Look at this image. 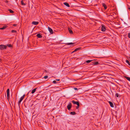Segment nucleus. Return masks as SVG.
Returning <instances> with one entry per match:
<instances>
[{"instance_id":"f257e3e1","label":"nucleus","mask_w":130,"mask_h":130,"mask_svg":"<svg viewBox=\"0 0 130 130\" xmlns=\"http://www.w3.org/2000/svg\"><path fill=\"white\" fill-rule=\"evenodd\" d=\"M7 47V46L4 45H0V50H2L4 49H6Z\"/></svg>"},{"instance_id":"f03ea898","label":"nucleus","mask_w":130,"mask_h":130,"mask_svg":"<svg viewBox=\"0 0 130 130\" xmlns=\"http://www.w3.org/2000/svg\"><path fill=\"white\" fill-rule=\"evenodd\" d=\"M72 105L71 103H69L67 107V108L68 110H70L72 107Z\"/></svg>"},{"instance_id":"7ed1b4c3","label":"nucleus","mask_w":130,"mask_h":130,"mask_svg":"<svg viewBox=\"0 0 130 130\" xmlns=\"http://www.w3.org/2000/svg\"><path fill=\"white\" fill-rule=\"evenodd\" d=\"M81 50V47H78L77 48L75 49L74 51H73L72 53H74L75 52H76V51H79Z\"/></svg>"},{"instance_id":"20e7f679","label":"nucleus","mask_w":130,"mask_h":130,"mask_svg":"<svg viewBox=\"0 0 130 130\" xmlns=\"http://www.w3.org/2000/svg\"><path fill=\"white\" fill-rule=\"evenodd\" d=\"M48 29L49 31L51 33V34H53V31L52 29L50 27H48Z\"/></svg>"},{"instance_id":"39448f33","label":"nucleus","mask_w":130,"mask_h":130,"mask_svg":"<svg viewBox=\"0 0 130 130\" xmlns=\"http://www.w3.org/2000/svg\"><path fill=\"white\" fill-rule=\"evenodd\" d=\"M68 29L70 34H73V32L71 29L70 27H68Z\"/></svg>"},{"instance_id":"423d86ee","label":"nucleus","mask_w":130,"mask_h":130,"mask_svg":"<svg viewBox=\"0 0 130 130\" xmlns=\"http://www.w3.org/2000/svg\"><path fill=\"white\" fill-rule=\"evenodd\" d=\"M99 62H92L91 63V65H96L99 64Z\"/></svg>"},{"instance_id":"0eeeda50","label":"nucleus","mask_w":130,"mask_h":130,"mask_svg":"<svg viewBox=\"0 0 130 130\" xmlns=\"http://www.w3.org/2000/svg\"><path fill=\"white\" fill-rule=\"evenodd\" d=\"M7 97H9L10 96L9 89H8L7 90Z\"/></svg>"},{"instance_id":"6e6552de","label":"nucleus","mask_w":130,"mask_h":130,"mask_svg":"<svg viewBox=\"0 0 130 130\" xmlns=\"http://www.w3.org/2000/svg\"><path fill=\"white\" fill-rule=\"evenodd\" d=\"M74 104H76L77 105L79 104L78 102H75L74 100H72L71 101Z\"/></svg>"},{"instance_id":"1a4fd4ad","label":"nucleus","mask_w":130,"mask_h":130,"mask_svg":"<svg viewBox=\"0 0 130 130\" xmlns=\"http://www.w3.org/2000/svg\"><path fill=\"white\" fill-rule=\"evenodd\" d=\"M41 34L39 33L36 36L39 38H41L42 37V36H41Z\"/></svg>"},{"instance_id":"9d476101","label":"nucleus","mask_w":130,"mask_h":130,"mask_svg":"<svg viewBox=\"0 0 130 130\" xmlns=\"http://www.w3.org/2000/svg\"><path fill=\"white\" fill-rule=\"evenodd\" d=\"M101 30L103 31H105L106 29L105 27L103 26H102L101 27Z\"/></svg>"},{"instance_id":"9b49d317","label":"nucleus","mask_w":130,"mask_h":130,"mask_svg":"<svg viewBox=\"0 0 130 130\" xmlns=\"http://www.w3.org/2000/svg\"><path fill=\"white\" fill-rule=\"evenodd\" d=\"M108 102H109V104L110 105V106L111 107H114V106L113 105V104L112 102H111L110 101H109Z\"/></svg>"},{"instance_id":"f8f14e48","label":"nucleus","mask_w":130,"mask_h":130,"mask_svg":"<svg viewBox=\"0 0 130 130\" xmlns=\"http://www.w3.org/2000/svg\"><path fill=\"white\" fill-rule=\"evenodd\" d=\"M32 24L35 25H36L39 24V22H38L33 21L32 22Z\"/></svg>"},{"instance_id":"ddd939ff","label":"nucleus","mask_w":130,"mask_h":130,"mask_svg":"<svg viewBox=\"0 0 130 130\" xmlns=\"http://www.w3.org/2000/svg\"><path fill=\"white\" fill-rule=\"evenodd\" d=\"M63 4L67 7H70V5L68 3H67V2H64L63 3Z\"/></svg>"},{"instance_id":"4468645a","label":"nucleus","mask_w":130,"mask_h":130,"mask_svg":"<svg viewBox=\"0 0 130 130\" xmlns=\"http://www.w3.org/2000/svg\"><path fill=\"white\" fill-rule=\"evenodd\" d=\"M102 5L104 7L105 9H106L107 8V6L104 3H103Z\"/></svg>"},{"instance_id":"2eb2a0df","label":"nucleus","mask_w":130,"mask_h":130,"mask_svg":"<svg viewBox=\"0 0 130 130\" xmlns=\"http://www.w3.org/2000/svg\"><path fill=\"white\" fill-rule=\"evenodd\" d=\"M7 27V25H5L3 27L0 28V29L3 30L5 29Z\"/></svg>"},{"instance_id":"dca6fc26","label":"nucleus","mask_w":130,"mask_h":130,"mask_svg":"<svg viewBox=\"0 0 130 130\" xmlns=\"http://www.w3.org/2000/svg\"><path fill=\"white\" fill-rule=\"evenodd\" d=\"M37 89V88H36L34 89L32 91L31 93L32 94H33V93H34L36 91Z\"/></svg>"},{"instance_id":"f3484780","label":"nucleus","mask_w":130,"mask_h":130,"mask_svg":"<svg viewBox=\"0 0 130 130\" xmlns=\"http://www.w3.org/2000/svg\"><path fill=\"white\" fill-rule=\"evenodd\" d=\"M124 77L126 78L127 80L130 81V77L126 76H125Z\"/></svg>"},{"instance_id":"a211bd4d","label":"nucleus","mask_w":130,"mask_h":130,"mask_svg":"<svg viewBox=\"0 0 130 130\" xmlns=\"http://www.w3.org/2000/svg\"><path fill=\"white\" fill-rule=\"evenodd\" d=\"M8 11L11 13H14L13 11L10 9H9Z\"/></svg>"},{"instance_id":"6ab92c4d","label":"nucleus","mask_w":130,"mask_h":130,"mask_svg":"<svg viewBox=\"0 0 130 130\" xmlns=\"http://www.w3.org/2000/svg\"><path fill=\"white\" fill-rule=\"evenodd\" d=\"M75 43H67V45H73Z\"/></svg>"},{"instance_id":"aec40b11","label":"nucleus","mask_w":130,"mask_h":130,"mask_svg":"<svg viewBox=\"0 0 130 130\" xmlns=\"http://www.w3.org/2000/svg\"><path fill=\"white\" fill-rule=\"evenodd\" d=\"M25 96V95L24 94L21 97V98L20 99V100L22 101L23 100Z\"/></svg>"},{"instance_id":"412c9836","label":"nucleus","mask_w":130,"mask_h":130,"mask_svg":"<svg viewBox=\"0 0 130 130\" xmlns=\"http://www.w3.org/2000/svg\"><path fill=\"white\" fill-rule=\"evenodd\" d=\"M70 114L71 115H75L76 114L75 112L73 111V112H70Z\"/></svg>"},{"instance_id":"4be33fe9","label":"nucleus","mask_w":130,"mask_h":130,"mask_svg":"<svg viewBox=\"0 0 130 130\" xmlns=\"http://www.w3.org/2000/svg\"><path fill=\"white\" fill-rule=\"evenodd\" d=\"M126 62L130 66V63L128 60H126Z\"/></svg>"},{"instance_id":"5701e85b","label":"nucleus","mask_w":130,"mask_h":130,"mask_svg":"<svg viewBox=\"0 0 130 130\" xmlns=\"http://www.w3.org/2000/svg\"><path fill=\"white\" fill-rule=\"evenodd\" d=\"M6 46H8V47H11L12 46V45L10 44H7V45Z\"/></svg>"},{"instance_id":"b1692460","label":"nucleus","mask_w":130,"mask_h":130,"mask_svg":"<svg viewBox=\"0 0 130 130\" xmlns=\"http://www.w3.org/2000/svg\"><path fill=\"white\" fill-rule=\"evenodd\" d=\"M21 4H22V5H25V4L23 2V1H22L21 2Z\"/></svg>"},{"instance_id":"393cba45","label":"nucleus","mask_w":130,"mask_h":130,"mask_svg":"<svg viewBox=\"0 0 130 130\" xmlns=\"http://www.w3.org/2000/svg\"><path fill=\"white\" fill-rule=\"evenodd\" d=\"M92 61V60H88L86 61V62L87 63H90V62H91V61Z\"/></svg>"},{"instance_id":"a878e982","label":"nucleus","mask_w":130,"mask_h":130,"mask_svg":"<svg viewBox=\"0 0 130 130\" xmlns=\"http://www.w3.org/2000/svg\"><path fill=\"white\" fill-rule=\"evenodd\" d=\"M22 101V100H20V101H19L18 102V105L19 106H20V103Z\"/></svg>"},{"instance_id":"bb28decb","label":"nucleus","mask_w":130,"mask_h":130,"mask_svg":"<svg viewBox=\"0 0 130 130\" xmlns=\"http://www.w3.org/2000/svg\"><path fill=\"white\" fill-rule=\"evenodd\" d=\"M11 32L12 33H16L17 32V31L14 30H11Z\"/></svg>"},{"instance_id":"cd10ccee","label":"nucleus","mask_w":130,"mask_h":130,"mask_svg":"<svg viewBox=\"0 0 130 130\" xmlns=\"http://www.w3.org/2000/svg\"><path fill=\"white\" fill-rule=\"evenodd\" d=\"M77 105V106L76 107V109H77L79 108V105H79V104H78Z\"/></svg>"},{"instance_id":"c85d7f7f","label":"nucleus","mask_w":130,"mask_h":130,"mask_svg":"<svg viewBox=\"0 0 130 130\" xmlns=\"http://www.w3.org/2000/svg\"><path fill=\"white\" fill-rule=\"evenodd\" d=\"M53 83H54V84H57V83H57V82L56 81H55V80H54V81H53Z\"/></svg>"},{"instance_id":"c756f323","label":"nucleus","mask_w":130,"mask_h":130,"mask_svg":"<svg viewBox=\"0 0 130 130\" xmlns=\"http://www.w3.org/2000/svg\"><path fill=\"white\" fill-rule=\"evenodd\" d=\"M115 96H116L117 97H119V94L118 93H116L115 95Z\"/></svg>"},{"instance_id":"7c9ffc66","label":"nucleus","mask_w":130,"mask_h":130,"mask_svg":"<svg viewBox=\"0 0 130 130\" xmlns=\"http://www.w3.org/2000/svg\"><path fill=\"white\" fill-rule=\"evenodd\" d=\"M128 37L129 38H130V33L128 34Z\"/></svg>"},{"instance_id":"2f4dec72","label":"nucleus","mask_w":130,"mask_h":130,"mask_svg":"<svg viewBox=\"0 0 130 130\" xmlns=\"http://www.w3.org/2000/svg\"><path fill=\"white\" fill-rule=\"evenodd\" d=\"M48 77V76H47V75H46V76H45L44 77V78L45 79H46V78H47Z\"/></svg>"},{"instance_id":"473e14b6","label":"nucleus","mask_w":130,"mask_h":130,"mask_svg":"<svg viewBox=\"0 0 130 130\" xmlns=\"http://www.w3.org/2000/svg\"><path fill=\"white\" fill-rule=\"evenodd\" d=\"M56 14H60V12H59L57 11L56 12Z\"/></svg>"},{"instance_id":"72a5a7b5","label":"nucleus","mask_w":130,"mask_h":130,"mask_svg":"<svg viewBox=\"0 0 130 130\" xmlns=\"http://www.w3.org/2000/svg\"><path fill=\"white\" fill-rule=\"evenodd\" d=\"M74 89L75 90H78V89H77V88H74Z\"/></svg>"},{"instance_id":"f704fd0d","label":"nucleus","mask_w":130,"mask_h":130,"mask_svg":"<svg viewBox=\"0 0 130 130\" xmlns=\"http://www.w3.org/2000/svg\"><path fill=\"white\" fill-rule=\"evenodd\" d=\"M17 24H14L13 25V26H17Z\"/></svg>"},{"instance_id":"c9c22d12","label":"nucleus","mask_w":130,"mask_h":130,"mask_svg":"<svg viewBox=\"0 0 130 130\" xmlns=\"http://www.w3.org/2000/svg\"><path fill=\"white\" fill-rule=\"evenodd\" d=\"M7 98L8 100L9 101V97H7Z\"/></svg>"},{"instance_id":"e433bc0d","label":"nucleus","mask_w":130,"mask_h":130,"mask_svg":"<svg viewBox=\"0 0 130 130\" xmlns=\"http://www.w3.org/2000/svg\"><path fill=\"white\" fill-rule=\"evenodd\" d=\"M5 2L6 3H8V1L7 0H6L5 1Z\"/></svg>"},{"instance_id":"4c0bfd02","label":"nucleus","mask_w":130,"mask_h":130,"mask_svg":"<svg viewBox=\"0 0 130 130\" xmlns=\"http://www.w3.org/2000/svg\"><path fill=\"white\" fill-rule=\"evenodd\" d=\"M128 9L130 10V6H128Z\"/></svg>"},{"instance_id":"58836bf2","label":"nucleus","mask_w":130,"mask_h":130,"mask_svg":"<svg viewBox=\"0 0 130 130\" xmlns=\"http://www.w3.org/2000/svg\"><path fill=\"white\" fill-rule=\"evenodd\" d=\"M56 80L58 81H59L60 80L59 79H56Z\"/></svg>"},{"instance_id":"ea45409f","label":"nucleus","mask_w":130,"mask_h":130,"mask_svg":"<svg viewBox=\"0 0 130 130\" xmlns=\"http://www.w3.org/2000/svg\"><path fill=\"white\" fill-rule=\"evenodd\" d=\"M2 61V60L0 59V62H1Z\"/></svg>"},{"instance_id":"a19ab883","label":"nucleus","mask_w":130,"mask_h":130,"mask_svg":"<svg viewBox=\"0 0 130 130\" xmlns=\"http://www.w3.org/2000/svg\"><path fill=\"white\" fill-rule=\"evenodd\" d=\"M29 92L28 93H27V95H28V94H29Z\"/></svg>"},{"instance_id":"79ce46f5","label":"nucleus","mask_w":130,"mask_h":130,"mask_svg":"<svg viewBox=\"0 0 130 130\" xmlns=\"http://www.w3.org/2000/svg\"><path fill=\"white\" fill-rule=\"evenodd\" d=\"M60 9V10H61V9Z\"/></svg>"}]
</instances>
